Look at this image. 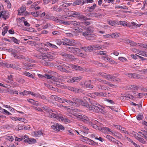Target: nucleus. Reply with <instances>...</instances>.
<instances>
[{
	"mask_svg": "<svg viewBox=\"0 0 147 147\" xmlns=\"http://www.w3.org/2000/svg\"><path fill=\"white\" fill-rule=\"evenodd\" d=\"M90 108V111L96 113H101L103 114H105L106 113L104 111L105 108L97 102H92Z\"/></svg>",
	"mask_w": 147,
	"mask_h": 147,
	"instance_id": "f257e3e1",
	"label": "nucleus"
},
{
	"mask_svg": "<svg viewBox=\"0 0 147 147\" xmlns=\"http://www.w3.org/2000/svg\"><path fill=\"white\" fill-rule=\"evenodd\" d=\"M38 76L39 77H40L41 76H42L40 74H39ZM43 77H44L45 78H47L51 80H53V81L54 82V83L58 87L62 88L64 87V86L61 85L62 84V83L60 84L59 82H58L57 81H55L54 80H55V78L53 76L50 75H49V74H45L43 76Z\"/></svg>",
	"mask_w": 147,
	"mask_h": 147,
	"instance_id": "f03ea898",
	"label": "nucleus"
},
{
	"mask_svg": "<svg viewBox=\"0 0 147 147\" xmlns=\"http://www.w3.org/2000/svg\"><path fill=\"white\" fill-rule=\"evenodd\" d=\"M65 39V40H66V42L68 43V45L77 47L81 45L80 43L77 41L69 40L67 38Z\"/></svg>",
	"mask_w": 147,
	"mask_h": 147,
	"instance_id": "7ed1b4c3",
	"label": "nucleus"
},
{
	"mask_svg": "<svg viewBox=\"0 0 147 147\" xmlns=\"http://www.w3.org/2000/svg\"><path fill=\"white\" fill-rule=\"evenodd\" d=\"M51 55L50 54H45L43 55H38L36 56L38 58L42 59L41 62L42 63V62H44L45 60L46 61H49V58L51 57Z\"/></svg>",
	"mask_w": 147,
	"mask_h": 147,
	"instance_id": "20e7f679",
	"label": "nucleus"
},
{
	"mask_svg": "<svg viewBox=\"0 0 147 147\" xmlns=\"http://www.w3.org/2000/svg\"><path fill=\"white\" fill-rule=\"evenodd\" d=\"M36 50L43 55L49 54H47V53L49 50L48 48L46 47L36 48Z\"/></svg>",
	"mask_w": 147,
	"mask_h": 147,
	"instance_id": "39448f33",
	"label": "nucleus"
},
{
	"mask_svg": "<svg viewBox=\"0 0 147 147\" xmlns=\"http://www.w3.org/2000/svg\"><path fill=\"white\" fill-rule=\"evenodd\" d=\"M77 118L87 124L90 121L89 119L87 117L82 114H79Z\"/></svg>",
	"mask_w": 147,
	"mask_h": 147,
	"instance_id": "423d86ee",
	"label": "nucleus"
},
{
	"mask_svg": "<svg viewBox=\"0 0 147 147\" xmlns=\"http://www.w3.org/2000/svg\"><path fill=\"white\" fill-rule=\"evenodd\" d=\"M51 128L55 131H59L60 130H64V127L60 124H57L55 125H52Z\"/></svg>",
	"mask_w": 147,
	"mask_h": 147,
	"instance_id": "0eeeda50",
	"label": "nucleus"
},
{
	"mask_svg": "<svg viewBox=\"0 0 147 147\" xmlns=\"http://www.w3.org/2000/svg\"><path fill=\"white\" fill-rule=\"evenodd\" d=\"M26 8L25 7H21L18 10V15H24V16H26L27 14H28V12L26 11Z\"/></svg>",
	"mask_w": 147,
	"mask_h": 147,
	"instance_id": "6e6552de",
	"label": "nucleus"
},
{
	"mask_svg": "<svg viewBox=\"0 0 147 147\" xmlns=\"http://www.w3.org/2000/svg\"><path fill=\"white\" fill-rule=\"evenodd\" d=\"M67 50L75 55L78 54L79 52V49L77 48L69 47L67 48Z\"/></svg>",
	"mask_w": 147,
	"mask_h": 147,
	"instance_id": "1a4fd4ad",
	"label": "nucleus"
},
{
	"mask_svg": "<svg viewBox=\"0 0 147 147\" xmlns=\"http://www.w3.org/2000/svg\"><path fill=\"white\" fill-rule=\"evenodd\" d=\"M98 75L109 80H110L111 78H112V76L103 72H99L98 73Z\"/></svg>",
	"mask_w": 147,
	"mask_h": 147,
	"instance_id": "9d476101",
	"label": "nucleus"
},
{
	"mask_svg": "<svg viewBox=\"0 0 147 147\" xmlns=\"http://www.w3.org/2000/svg\"><path fill=\"white\" fill-rule=\"evenodd\" d=\"M10 13L7 11H1V16L5 20L9 18L10 16Z\"/></svg>",
	"mask_w": 147,
	"mask_h": 147,
	"instance_id": "9b49d317",
	"label": "nucleus"
},
{
	"mask_svg": "<svg viewBox=\"0 0 147 147\" xmlns=\"http://www.w3.org/2000/svg\"><path fill=\"white\" fill-rule=\"evenodd\" d=\"M68 89L69 90L73 91L76 93H79L80 92L84 94H85L84 91L81 89H78L74 87H69Z\"/></svg>",
	"mask_w": 147,
	"mask_h": 147,
	"instance_id": "f8f14e48",
	"label": "nucleus"
},
{
	"mask_svg": "<svg viewBox=\"0 0 147 147\" xmlns=\"http://www.w3.org/2000/svg\"><path fill=\"white\" fill-rule=\"evenodd\" d=\"M24 142L29 144H33L35 143L36 141V139L33 138H28L24 140Z\"/></svg>",
	"mask_w": 147,
	"mask_h": 147,
	"instance_id": "ddd939ff",
	"label": "nucleus"
},
{
	"mask_svg": "<svg viewBox=\"0 0 147 147\" xmlns=\"http://www.w3.org/2000/svg\"><path fill=\"white\" fill-rule=\"evenodd\" d=\"M128 25L129 26H128V27H129L131 28L134 29L135 27L137 28L140 27L141 24H138L135 22H132L130 24H128Z\"/></svg>",
	"mask_w": 147,
	"mask_h": 147,
	"instance_id": "4468645a",
	"label": "nucleus"
},
{
	"mask_svg": "<svg viewBox=\"0 0 147 147\" xmlns=\"http://www.w3.org/2000/svg\"><path fill=\"white\" fill-rule=\"evenodd\" d=\"M93 94L96 96L99 97H107V95L106 93L100 92H94Z\"/></svg>",
	"mask_w": 147,
	"mask_h": 147,
	"instance_id": "2eb2a0df",
	"label": "nucleus"
},
{
	"mask_svg": "<svg viewBox=\"0 0 147 147\" xmlns=\"http://www.w3.org/2000/svg\"><path fill=\"white\" fill-rule=\"evenodd\" d=\"M98 121H93L92 120V121H89L87 124L88 125L92 126V127L95 129H96L98 127L96 124L97 123Z\"/></svg>",
	"mask_w": 147,
	"mask_h": 147,
	"instance_id": "dca6fc26",
	"label": "nucleus"
},
{
	"mask_svg": "<svg viewBox=\"0 0 147 147\" xmlns=\"http://www.w3.org/2000/svg\"><path fill=\"white\" fill-rule=\"evenodd\" d=\"M82 79V77L81 76L78 77H74L72 78L69 80V81L71 83L77 82L80 81Z\"/></svg>",
	"mask_w": 147,
	"mask_h": 147,
	"instance_id": "f3484780",
	"label": "nucleus"
},
{
	"mask_svg": "<svg viewBox=\"0 0 147 147\" xmlns=\"http://www.w3.org/2000/svg\"><path fill=\"white\" fill-rule=\"evenodd\" d=\"M51 97L52 98H54L55 100L56 101L62 103L63 102V101L64 98H60L56 95H52L51 96Z\"/></svg>",
	"mask_w": 147,
	"mask_h": 147,
	"instance_id": "a211bd4d",
	"label": "nucleus"
},
{
	"mask_svg": "<svg viewBox=\"0 0 147 147\" xmlns=\"http://www.w3.org/2000/svg\"><path fill=\"white\" fill-rule=\"evenodd\" d=\"M81 49L86 52H90L92 51L93 49V46H89L88 47H83L81 48Z\"/></svg>",
	"mask_w": 147,
	"mask_h": 147,
	"instance_id": "6ab92c4d",
	"label": "nucleus"
},
{
	"mask_svg": "<svg viewBox=\"0 0 147 147\" xmlns=\"http://www.w3.org/2000/svg\"><path fill=\"white\" fill-rule=\"evenodd\" d=\"M79 102L82 105L85 106L90 110V108L91 105H89L86 101H83L82 100H80Z\"/></svg>",
	"mask_w": 147,
	"mask_h": 147,
	"instance_id": "aec40b11",
	"label": "nucleus"
},
{
	"mask_svg": "<svg viewBox=\"0 0 147 147\" xmlns=\"http://www.w3.org/2000/svg\"><path fill=\"white\" fill-rule=\"evenodd\" d=\"M48 116L49 117L52 118H56L59 119L60 118L57 115L51 112H49Z\"/></svg>",
	"mask_w": 147,
	"mask_h": 147,
	"instance_id": "412c9836",
	"label": "nucleus"
},
{
	"mask_svg": "<svg viewBox=\"0 0 147 147\" xmlns=\"http://www.w3.org/2000/svg\"><path fill=\"white\" fill-rule=\"evenodd\" d=\"M63 103H65V104L67 105H73L76 104V102H73L70 100H68L64 98L63 99Z\"/></svg>",
	"mask_w": 147,
	"mask_h": 147,
	"instance_id": "4be33fe9",
	"label": "nucleus"
},
{
	"mask_svg": "<svg viewBox=\"0 0 147 147\" xmlns=\"http://www.w3.org/2000/svg\"><path fill=\"white\" fill-rule=\"evenodd\" d=\"M44 45L48 47H50L52 48H54L56 49H58V47L55 45L52 44L49 42H47Z\"/></svg>",
	"mask_w": 147,
	"mask_h": 147,
	"instance_id": "5701e85b",
	"label": "nucleus"
},
{
	"mask_svg": "<svg viewBox=\"0 0 147 147\" xmlns=\"http://www.w3.org/2000/svg\"><path fill=\"white\" fill-rule=\"evenodd\" d=\"M96 37L97 36L96 34H89L88 36L87 37V39L90 40H94L96 38Z\"/></svg>",
	"mask_w": 147,
	"mask_h": 147,
	"instance_id": "b1692460",
	"label": "nucleus"
},
{
	"mask_svg": "<svg viewBox=\"0 0 147 147\" xmlns=\"http://www.w3.org/2000/svg\"><path fill=\"white\" fill-rule=\"evenodd\" d=\"M58 68L59 69L62 71L66 73H69L70 72V71L66 69L65 68H63L61 65L58 66Z\"/></svg>",
	"mask_w": 147,
	"mask_h": 147,
	"instance_id": "393cba45",
	"label": "nucleus"
},
{
	"mask_svg": "<svg viewBox=\"0 0 147 147\" xmlns=\"http://www.w3.org/2000/svg\"><path fill=\"white\" fill-rule=\"evenodd\" d=\"M7 93L10 94H18V92L16 90H11L9 89H8L7 91Z\"/></svg>",
	"mask_w": 147,
	"mask_h": 147,
	"instance_id": "a878e982",
	"label": "nucleus"
},
{
	"mask_svg": "<svg viewBox=\"0 0 147 147\" xmlns=\"http://www.w3.org/2000/svg\"><path fill=\"white\" fill-rule=\"evenodd\" d=\"M34 135L35 137H39L41 135H43L44 134L41 131H36L34 132Z\"/></svg>",
	"mask_w": 147,
	"mask_h": 147,
	"instance_id": "bb28decb",
	"label": "nucleus"
},
{
	"mask_svg": "<svg viewBox=\"0 0 147 147\" xmlns=\"http://www.w3.org/2000/svg\"><path fill=\"white\" fill-rule=\"evenodd\" d=\"M16 58L19 59H24L27 61H30L28 58H26L24 56L22 55H17Z\"/></svg>",
	"mask_w": 147,
	"mask_h": 147,
	"instance_id": "cd10ccee",
	"label": "nucleus"
},
{
	"mask_svg": "<svg viewBox=\"0 0 147 147\" xmlns=\"http://www.w3.org/2000/svg\"><path fill=\"white\" fill-rule=\"evenodd\" d=\"M90 82V80H89L85 83V86L87 88H92L94 87V86L91 84Z\"/></svg>",
	"mask_w": 147,
	"mask_h": 147,
	"instance_id": "c85d7f7f",
	"label": "nucleus"
},
{
	"mask_svg": "<svg viewBox=\"0 0 147 147\" xmlns=\"http://www.w3.org/2000/svg\"><path fill=\"white\" fill-rule=\"evenodd\" d=\"M42 27L43 29H47L48 28L51 29L53 28V25L51 24L50 23H47L45 25L42 26Z\"/></svg>",
	"mask_w": 147,
	"mask_h": 147,
	"instance_id": "c756f323",
	"label": "nucleus"
},
{
	"mask_svg": "<svg viewBox=\"0 0 147 147\" xmlns=\"http://www.w3.org/2000/svg\"><path fill=\"white\" fill-rule=\"evenodd\" d=\"M117 24L118 25H122L124 26H127V27L129 26L128 23H127L125 21H118L117 22Z\"/></svg>",
	"mask_w": 147,
	"mask_h": 147,
	"instance_id": "7c9ffc66",
	"label": "nucleus"
},
{
	"mask_svg": "<svg viewBox=\"0 0 147 147\" xmlns=\"http://www.w3.org/2000/svg\"><path fill=\"white\" fill-rule=\"evenodd\" d=\"M70 24L73 25L75 26H81V24L79 22H77L76 21H69Z\"/></svg>",
	"mask_w": 147,
	"mask_h": 147,
	"instance_id": "2f4dec72",
	"label": "nucleus"
},
{
	"mask_svg": "<svg viewBox=\"0 0 147 147\" xmlns=\"http://www.w3.org/2000/svg\"><path fill=\"white\" fill-rule=\"evenodd\" d=\"M134 98V97L133 96L128 94H126L123 98V99L127 100H128L129 99H133Z\"/></svg>",
	"mask_w": 147,
	"mask_h": 147,
	"instance_id": "473e14b6",
	"label": "nucleus"
},
{
	"mask_svg": "<svg viewBox=\"0 0 147 147\" xmlns=\"http://www.w3.org/2000/svg\"><path fill=\"white\" fill-rule=\"evenodd\" d=\"M59 53L60 54V55L62 56L63 57L67 58H70L72 56L71 55L64 52H61Z\"/></svg>",
	"mask_w": 147,
	"mask_h": 147,
	"instance_id": "72a5a7b5",
	"label": "nucleus"
},
{
	"mask_svg": "<svg viewBox=\"0 0 147 147\" xmlns=\"http://www.w3.org/2000/svg\"><path fill=\"white\" fill-rule=\"evenodd\" d=\"M78 18L80 20H83L85 21L90 20V18H87L86 17L82 15L81 14L79 15Z\"/></svg>",
	"mask_w": 147,
	"mask_h": 147,
	"instance_id": "f704fd0d",
	"label": "nucleus"
},
{
	"mask_svg": "<svg viewBox=\"0 0 147 147\" xmlns=\"http://www.w3.org/2000/svg\"><path fill=\"white\" fill-rule=\"evenodd\" d=\"M77 110V109L72 110L70 111V112L72 115L75 116L77 118L79 114L76 111Z\"/></svg>",
	"mask_w": 147,
	"mask_h": 147,
	"instance_id": "c9c22d12",
	"label": "nucleus"
},
{
	"mask_svg": "<svg viewBox=\"0 0 147 147\" xmlns=\"http://www.w3.org/2000/svg\"><path fill=\"white\" fill-rule=\"evenodd\" d=\"M125 40H126L127 43L129 44L131 46H134L136 45V44L135 42L133 41H131L130 40L127 39Z\"/></svg>",
	"mask_w": 147,
	"mask_h": 147,
	"instance_id": "e433bc0d",
	"label": "nucleus"
},
{
	"mask_svg": "<svg viewBox=\"0 0 147 147\" xmlns=\"http://www.w3.org/2000/svg\"><path fill=\"white\" fill-rule=\"evenodd\" d=\"M45 86L47 87L48 88H49L53 90H54V91H56L57 90H58L57 88H54L51 85L45 83Z\"/></svg>",
	"mask_w": 147,
	"mask_h": 147,
	"instance_id": "4c0bfd02",
	"label": "nucleus"
},
{
	"mask_svg": "<svg viewBox=\"0 0 147 147\" xmlns=\"http://www.w3.org/2000/svg\"><path fill=\"white\" fill-rule=\"evenodd\" d=\"M137 52H138L137 53L138 54L147 57V53H145L144 51H141L139 50H138Z\"/></svg>",
	"mask_w": 147,
	"mask_h": 147,
	"instance_id": "58836bf2",
	"label": "nucleus"
},
{
	"mask_svg": "<svg viewBox=\"0 0 147 147\" xmlns=\"http://www.w3.org/2000/svg\"><path fill=\"white\" fill-rule=\"evenodd\" d=\"M112 78H111L110 80L111 81H117L118 82H120L121 81L120 79L118 78H116L115 76H112Z\"/></svg>",
	"mask_w": 147,
	"mask_h": 147,
	"instance_id": "ea45409f",
	"label": "nucleus"
},
{
	"mask_svg": "<svg viewBox=\"0 0 147 147\" xmlns=\"http://www.w3.org/2000/svg\"><path fill=\"white\" fill-rule=\"evenodd\" d=\"M96 5L95 3H94L93 5L90 7H87L88 9H89L90 11H92L96 7Z\"/></svg>",
	"mask_w": 147,
	"mask_h": 147,
	"instance_id": "a19ab883",
	"label": "nucleus"
},
{
	"mask_svg": "<svg viewBox=\"0 0 147 147\" xmlns=\"http://www.w3.org/2000/svg\"><path fill=\"white\" fill-rule=\"evenodd\" d=\"M23 74L31 78H34V77L32 74L27 71H24L23 72Z\"/></svg>",
	"mask_w": 147,
	"mask_h": 147,
	"instance_id": "79ce46f5",
	"label": "nucleus"
},
{
	"mask_svg": "<svg viewBox=\"0 0 147 147\" xmlns=\"http://www.w3.org/2000/svg\"><path fill=\"white\" fill-rule=\"evenodd\" d=\"M8 26H6L3 28L2 32V34L3 36H4L5 34L7 33L8 30Z\"/></svg>",
	"mask_w": 147,
	"mask_h": 147,
	"instance_id": "37998d69",
	"label": "nucleus"
},
{
	"mask_svg": "<svg viewBox=\"0 0 147 147\" xmlns=\"http://www.w3.org/2000/svg\"><path fill=\"white\" fill-rule=\"evenodd\" d=\"M28 94H30L31 95L34 96L36 97H38L39 96V94L38 93H34L32 92H28Z\"/></svg>",
	"mask_w": 147,
	"mask_h": 147,
	"instance_id": "c03bdc74",
	"label": "nucleus"
},
{
	"mask_svg": "<svg viewBox=\"0 0 147 147\" xmlns=\"http://www.w3.org/2000/svg\"><path fill=\"white\" fill-rule=\"evenodd\" d=\"M71 14H72V16L74 17H76L77 18H78L79 15L80 14V13L79 12L75 11L72 12Z\"/></svg>",
	"mask_w": 147,
	"mask_h": 147,
	"instance_id": "a18cd8bd",
	"label": "nucleus"
},
{
	"mask_svg": "<svg viewBox=\"0 0 147 147\" xmlns=\"http://www.w3.org/2000/svg\"><path fill=\"white\" fill-rule=\"evenodd\" d=\"M129 88L131 90H138L139 87L137 86L131 85H130Z\"/></svg>",
	"mask_w": 147,
	"mask_h": 147,
	"instance_id": "49530a36",
	"label": "nucleus"
},
{
	"mask_svg": "<svg viewBox=\"0 0 147 147\" xmlns=\"http://www.w3.org/2000/svg\"><path fill=\"white\" fill-rule=\"evenodd\" d=\"M10 39H11V42H13L16 44H19L18 40L15 38L13 37H11Z\"/></svg>",
	"mask_w": 147,
	"mask_h": 147,
	"instance_id": "de8ad7c7",
	"label": "nucleus"
},
{
	"mask_svg": "<svg viewBox=\"0 0 147 147\" xmlns=\"http://www.w3.org/2000/svg\"><path fill=\"white\" fill-rule=\"evenodd\" d=\"M142 131V132H139V133L144 136V138L147 139V131L144 130Z\"/></svg>",
	"mask_w": 147,
	"mask_h": 147,
	"instance_id": "09e8293b",
	"label": "nucleus"
},
{
	"mask_svg": "<svg viewBox=\"0 0 147 147\" xmlns=\"http://www.w3.org/2000/svg\"><path fill=\"white\" fill-rule=\"evenodd\" d=\"M107 22L109 24L113 26L115 25V24H117V21L108 20Z\"/></svg>",
	"mask_w": 147,
	"mask_h": 147,
	"instance_id": "8fccbe9b",
	"label": "nucleus"
},
{
	"mask_svg": "<svg viewBox=\"0 0 147 147\" xmlns=\"http://www.w3.org/2000/svg\"><path fill=\"white\" fill-rule=\"evenodd\" d=\"M17 51L14 49V50L12 51V52L11 53V55L12 56L16 58L17 55Z\"/></svg>",
	"mask_w": 147,
	"mask_h": 147,
	"instance_id": "3c124183",
	"label": "nucleus"
},
{
	"mask_svg": "<svg viewBox=\"0 0 147 147\" xmlns=\"http://www.w3.org/2000/svg\"><path fill=\"white\" fill-rule=\"evenodd\" d=\"M13 68L14 69H15L17 70H20L21 69V68L19 67L16 66L15 65L11 64V67Z\"/></svg>",
	"mask_w": 147,
	"mask_h": 147,
	"instance_id": "603ef678",
	"label": "nucleus"
},
{
	"mask_svg": "<svg viewBox=\"0 0 147 147\" xmlns=\"http://www.w3.org/2000/svg\"><path fill=\"white\" fill-rule=\"evenodd\" d=\"M94 64L96 65H98L99 67H105V66H104L102 64L97 61H95L94 62Z\"/></svg>",
	"mask_w": 147,
	"mask_h": 147,
	"instance_id": "864d4df0",
	"label": "nucleus"
},
{
	"mask_svg": "<svg viewBox=\"0 0 147 147\" xmlns=\"http://www.w3.org/2000/svg\"><path fill=\"white\" fill-rule=\"evenodd\" d=\"M48 61H46V60H45L44 62H42V64L45 65H48L49 66H51L52 64L50 62H48Z\"/></svg>",
	"mask_w": 147,
	"mask_h": 147,
	"instance_id": "5fc2aeb1",
	"label": "nucleus"
},
{
	"mask_svg": "<svg viewBox=\"0 0 147 147\" xmlns=\"http://www.w3.org/2000/svg\"><path fill=\"white\" fill-rule=\"evenodd\" d=\"M49 18L50 20L54 21L56 22L57 21L56 20H57L58 19L57 17L53 16H50Z\"/></svg>",
	"mask_w": 147,
	"mask_h": 147,
	"instance_id": "6e6d98bb",
	"label": "nucleus"
},
{
	"mask_svg": "<svg viewBox=\"0 0 147 147\" xmlns=\"http://www.w3.org/2000/svg\"><path fill=\"white\" fill-rule=\"evenodd\" d=\"M86 31L90 33V32H92L93 31V28L91 27H87L86 29Z\"/></svg>",
	"mask_w": 147,
	"mask_h": 147,
	"instance_id": "4d7b16f0",
	"label": "nucleus"
},
{
	"mask_svg": "<svg viewBox=\"0 0 147 147\" xmlns=\"http://www.w3.org/2000/svg\"><path fill=\"white\" fill-rule=\"evenodd\" d=\"M92 46L93 49H100L102 48V46H101L99 45H92Z\"/></svg>",
	"mask_w": 147,
	"mask_h": 147,
	"instance_id": "13d9d810",
	"label": "nucleus"
},
{
	"mask_svg": "<svg viewBox=\"0 0 147 147\" xmlns=\"http://www.w3.org/2000/svg\"><path fill=\"white\" fill-rule=\"evenodd\" d=\"M82 2L81 0H77L73 3L74 5H79Z\"/></svg>",
	"mask_w": 147,
	"mask_h": 147,
	"instance_id": "bf43d9fd",
	"label": "nucleus"
},
{
	"mask_svg": "<svg viewBox=\"0 0 147 147\" xmlns=\"http://www.w3.org/2000/svg\"><path fill=\"white\" fill-rule=\"evenodd\" d=\"M58 63L61 64L63 68H65L67 63L63 62H59Z\"/></svg>",
	"mask_w": 147,
	"mask_h": 147,
	"instance_id": "052dcab7",
	"label": "nucleus"
},
{
	"mask_svg": "<svg viewBox=\"0 0 147 147\" xmlns=\"http://www.w3.org/2000/svg\"><path fill=\"white\" fill-rule=\"evenodd\" d=\"M118 59L119 60L122 62L127 61V59L123 57H119Z\"/></svg>",
	"mask_w": 147,
	"mask_h": 147,
	"instance_id": "680f3d73",
	"label": "nucleus"
},
{
	"mask_svg": "<svg viewBox=\"0 0 147 147\" xmlns=\"http://www.w3.org/2000/svg\"><path fill=\"white\" fill-rule=\"evenodd\" d=\"M138 44L141 47H143L144 48H147V45L146 44L138 43Z\"/></svg>",
	"mask_w": 147,
	"mask_h": 147,
	"instance_id": "e2e57ef3",
	"label": "nucleus"
},
{
	"mask_svg": "<svg viewBox=\"0 0 147 147\" xmlns=\"http://www.w3.org/2000/svg\"><path fill=\"white\" fill-rule=\"evenodd\" d=\"M120 130L123 133L127 134H129L128 132L126 130V129L122 127Z\"/></svg>",
	"mask_w": 147,
	"mask_h": 147,
	"instance_id": "0e129e2a",
	"label": "nucleus"
},
{
	"mask_svg": "<svg viewBox=\"0 0 147 147\" xmlns=\"http://www.w3.org/2000/svg\"><path fill=\"white\" fill-rule=\"evenodd\" d=\"M55 7H54L53 8V9L57 12H60L62 11V9H63V8L61 6H60V7L59 8H57V9H55Z\"/></svg>",
	"mask_w": 147,
	"mask_h": 147,
	"instance_id": "69168bd1",
	"label": "nucleus"
},
{
	"mask_svg": "<svg viewBox=\"0 0 147 147\" xmlns=\"http://www.w3.org/2000/svg\"><path fill=\"white\" fill-rule=\"evenodd\" d=\"M55 42L56 44L59 45H61L62 43V41L60 39H57Z\"/></svg>",
	"mask_w": 147,
	"mask_h": 147,
	"instance_id": "338daca9",
	"label": "nucleus"
},
{
	"mask_svg": "<svg viewBox=\"0 0 147 147\" xmlns=\"http://www.w3.org/2000/svg\"><path fill=\"white\" fill-rule=\"evenodd\" d=\"M106 52L105 51H100L97 54L99 55H106Z\"/></svg>",
	"mask_w": 147,
	"mask_h": 147,
	"instance_id": "774afa93",
	"label": "nucleus"
}]
</instances>
